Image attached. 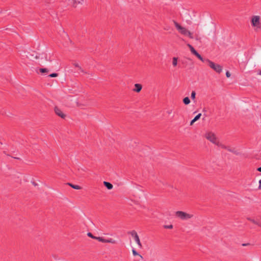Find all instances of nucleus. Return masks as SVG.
I'll list each match as a JSON object with an SVG mask.
<instances>
[{
    "label": "nucleus",
    "mask_w": 261,
    "mask_h": 261,
    "mask_svg": "<svg viewBox=\"0 0 261 261\" xmlns=\"http://www.w3.org/2000/svg\"><path fill=\"white\" fill-rule=\"evenodd\" d=\"M250 22L252 27L256 31L261 30V16L253 15L250 18Z\"/></svg>",
    "instance_id": "obj_1"
},
{
    "label": "nucleus",
    "mask_w": 261,
    "mask_h": 261,
    "mask_svg": "<svg viewBox=\"0 0 261 261\" xmlns=\"http://www.w3.org/2000/svg\"><path fill=\"white\" fill-rule=\"evenodd\" d=\"M205 138L211 142L212 143L217 145L218 147L221 148H225L226 146L220 142L216 137L214 133L212 132H208L205 135Z\"/></svg>",
    "instance_id": "obj_2"
},
{
    "label": "nucleus",
    "mask_w": 261,
    "mask_h": 261,
    "mask_svg": "<svg viewBox=\"0 0 261 261\" xmlns=\"http://www.w3.org/2000/svg\"><path fill=\"white\" fill-rule=\"evenodd\" d=\"M175 26L176 28L177 29V30L179 31V32L181 33L182 35L188 36L191 39L193 38V36L192 34L186 28L181 26L176 22H175Z\"/></svg>",
    "instance_id": "obj_3"
},
{
    "label": "nucleus",
    "mask_w": 261,
    "mask_h": 261,
    "mask_svg": "<svg viewBox=\"0 0 261 261\" xmlns=\"http://www.w3.org/2000/svg\"><path fill=\"white\" fill-rule=\"evenodd\" d=\"M205 62L207 63L208 66L212 69H213L217 73H220L222 71V67L221 65L216 64L207 59L205 60Z\"/></svg>",
    "instance_id": "obj_4"
},
{
    "label": "nucleus",
    "mask_w": 261,
    "mask_h": 261,
    "mask_svg": "<svg viewBox=\"0 0 261 261\" xmlns=\"http://www.w3.org/2000/svg\"><path fill=\"white\" fill-rule=\"evenodd\" d=\"M175 215L182 220H188L193 217V215L182 211H177L175 213Z\"/></svg>",
    "instance_id": "obj_5"
},
{
    "label": "nucleus",
    "mask_w": 261,
    "mask_h": 261,
    "mask_svg": "<svg viewBox=\"0 0 261 261\" xmlns=\"http://www.w3.org/2000/svg\"><path fill=\"white\" fill-rule=\"evenodd\" d=\"M129 233L134 238V239L135 240V241L138 244V246L140 248H141L142 247V244L141 243L139 237L137 232L135 230H133V231H132L130 232H129Z\"/></svg>",
    "instance_id": "obj_6"
},
{
    "label": "nucleus",
    "mask_w": 261,
    "mask_h": 261,
    "mask_svg": "<svg viewBox=\"0 0 261 261\" xmlns=\"http://www.w3.org/2000/svg\"><path fill=\"white\" fill-rule=\"evenodd\" d=\"M55 111L56 114L59 116L61 117L62 118H64L65 117V115L62 112V111L57 107L55 108Z\"/></svg>",
    "instance_id": "obj_7"
},
{
    "label": "nucleus",
    "mask_w": 261,
    "mask_h": 261,
    "mask_svg": "<svg viewBox=\"0 0 261 261\" xmlns=\"http://www.w3.org/2000/svg\"><path fill=\"white\" fill-rule=\"evenodd\" d=\"M229 151L237 155H241L242 154L240 149L237 148L232 147Z\"/></svg>",
    "instance_id": "obj_8"
},
{
    "label": "nucleus",
    "mask_w": 261,
    "mask_h": 261,
    "mask_svg": "<svg viewBox=\"0 0 261 261\" xmlns=\"http://www.w3.org/2000/svg\"><path fill=\"white\" fill-rule=\"evenodd\" d=\"M247 220L250 221L253 224L257 225L258 226L261 227V222L258 221V220H255V219L252 218L251 217L247 218Z\"/></svg>",
    "instance_id": "obj_9"
},
{
    "label": "nucleus",
    "mask_w": 261,
    "mask_h": 261,
    "mask_svg": "<svg viewBox=\"0 0 261 261\" xmlns=\"http://www.w3.org/2000/svg\"><path fill=\"white\" fill-rule=\"evenodd\" d=\"M73 65L77 68V71L79 72V73H82L83 74H86V72L83 70L82 67L80 66V65L77 63H74L73 64Z\"/></svg>",
    "instance_id": "obj_10"
},
{
    "label": "nucleus",
    "mask_w": 261,
    "mask_h": 261,
    "mask_svg": "<svg viewBox=\"0 0 261 261\" xmlns=\"http://www.w3.org/2000/svg\"><path fill=\"white\" fill-rule=\"evenodd\" d=\"M135 88L134 89V91L137 92H139L142 88V85L140 84H135Z\"/></svg>",
    "instance_id": "obj_11"
},
{
    "label": "nucleus",
    "mask_w": 261,
    "mask_h": 261,
    "mask_svg": "<svg viewBox=\"0 0 261 261\" xmlns=\"http://www.w3.org/2000/svg\"><path fill=\"white\" fill-rule=\"evenodd\" d=\"M103 184L106 186V187L109 190H111L113 187L112 184L107 181H103Z\"/></svg>",
    "instance_id": "obj_12"
},
{
    "label": "nucleus",
    "mask_w": 261,
    "mask_h": 261,
    "mask_svg": "<svg viewBox=\"0 0 261 261\" xmlns=\"http://www.w3.org/2000/svg\"><path fill=\"white\" fill-rule=\"evenodd\" d=\"M187 46L189 47V48L190 49L191 52L194 55H195L197 51L194 49V48L190 44H188Z\"/></svg>",
    "instance_id": "obj_13"
},
{
    "label": "nucleus",
    "mask_w": 261,
    "mask_h": 261,
    "mask_svg": "<svg viewBox=\"0 0 261 261\" xmlns=\"http://www.w3.org/2000/svg\"><path fill=\"white\" fill-rule=\"evenodd\" d=\"M69 185L74 189H76V190L81 189V187L79 185H73L72 184H69Z\"/></svg>",
    "instance_id": "obj_14"
},
{
    "label": "nucleus",
    "mask_w": 261,
    "mask_h": 261,
    "mask_svg": "<svg viewBox=\"0 0 261 261\" xmlns=\"http://www.w3.org/2000/svg\"><path fill=\"white\" fill-rule=\"evenodd\" d=\"M183 102L185 105H187L190 103V100L188 97H186L184 98Z\"/></svg>",
    "instance_id": "obj_15"
},
{
    "label": "nucleus",
    "mask_w": 261,
    "mask_h": 261,
    "mask_svg": "<svg viewBox=\"0 0 261 261\" xmlns=\"http://www.w3.org/2000/svg\"><path fill=\"white\" fill-rule=\"evenodd\" d=\"M195 56H196L200 60H201L203 62H205L206 59H204L198 52Z\"/></svg>",
    "instance_id": "obj_16"
},
{
    "label": "nucleus",
    "mask_w": 261,
    "mask_h": 261,
    "mask_svg": "<svg viewBox=\"0 0 261 261\" xmlns=\"http://www.w3.org/2000/svg\"><path fill=\"white\" fill-rule=\"evenodd\" d=\"M177 64V58L174 57L172 59V65L174 67L176 66Z\"/></svg>",
    "instance_id": "obj_17"
},
{
    "label": "nucleus",
    "mask_w": 261,
    "mask_h": 261,
    "mask_svg": "<svg viewBox=\"0 0 261 261\" xmlns=\"http://www.w3.org/2000/svg\"><path fill=\"white\" fill-rule=\"evenodd\" d=\"M96 240L102 243H106L107 239H105L102 237H98Z\"/></svg>",
    "instance_id": "obj_18"
},
{
    "label": "nucleus",
    "mask_w": 261,
    "mask_h": 261,
    "mask_svg": "<svg viewBox=\"0 0 261 261\" xmlns=\"http://www.w3.org/2000/svg\"><path fill=\"white\" fill-rule=\"evenodd\" d=\"M106 243H112V244H115L116 243V241L115 240L110 238V239H107Z\"/></svg>",
    "instance_id": "obj_19"
},
{
    "label": "nucleus",
    "mask_w": 261,
    "mask_h": 261,
    "mask_svg": "<svg viewBox=\"0 0 261 261\" xmlns=\"http://www.w3.org/2000/svg\"><path fill=\"white\" fill-rule=\"evenodd\" d=\"M132 252L134 256L139 255L141 257H142V256L141 255H140L134 249H133Z\"/></svg>",
    "instance_id": "obj_20"
},
{
    "label": "nucleus",
    "mask_w": 261,
    "mask_h": 261,
    "mask_svg": "<svg viewBox=\"0 0 261 261\" xmlns=\"http://www.w3.org/2000/svg\"><path fill=\"white\" fill-rule=\"evenodd\" d=\"M87 235L88 237H89L92 239H95V240H96V238H97V237L94 236L91 232H88L87 233Z\"/></svg>",
    "instance_id": "obj_21"
},
{
    "label": "nucleus",
    "mask_w": 261,
    "mask_h": 261,
    "mask_svg": "<svg viewBox=\"0 0 261 261\" xmlns=\"http://www.w3.org/2000/svg\"><path fill=\"white\" fill-rule=\"evenodd\" d=\"M201 113H199L198 115H197L194 118V120L196 121L197 120H198L201 117Z\"/></svg>",
    "instance_id": "obj_22"
},
{
    "label": "nucleus",
    "mask_w": 261,
    "mask_h": 261,
    "mask_svg": "<svg viewBox=\"0 0 261 261\" xmlns=\"http://www.w3.org/2000/svg\"><path fill=\"white\" fill-rule=\"evenodd\" d=\"M196 93L194 91H193L191 93V97L192 99H194L195 98Z\"/></svg>",
    "instance_id": "obj_23"
},
{
    "label": "nucleus",
    "mask_w": 261,
    "mask_h": 261,
    "mask_svg": "<svg viewBox=\"0 0 261 261\" xmlns=\"http://www.w3.org/2000/svg\"><path fill=\"white\" fill-rule=\"evenodd\" d=\"M40 71L42 73L47 72L48 70L46 68H40Z\"/></svg>",
    "instance_id": "obj_24"
},
{
    "label": "nucleus",
    "mask_w": 261,
    "mask_h": 261,
    "mask_svg": "<svg viewBox=\"0 0 261 261\" xmlns=\"http://www.w3.org/2000/svg\"><path fill=\"white\" fill-rule=\"evenodd\" d=\"M58 76V74L56 73H53L49 75V76L50 77H55Z\"/></svg>",
    "instance_id": "obj_25"
},
{
    "label": "nucleus",
    "mask_w": 261,
    "mask_h": 261,
    "mask_svg": "<svg viewBox=\"0 0 261 261\" xmlns=\"http://www.w3.org/2000/svg\"><path fill=\"white\" fill-rule=\"evenodd\" d=\"M164 228L167 229H172L173 228V225L170 224L168 225H164Z\"/></svg>",
    "instance_id": "obj_26"
},
{
    "label": "nucleus",
    "mask_w": 261,
    "mask_h": 261,
    "mask_svg": "<svg viewBox=\"0 0 261 261\" xmlns=\"http://www.w3.org/2000/svg\"><path fill=\"white\" fill-rule=\"evenodd\" d=\"M159 182H162V181L160 179H156L154 181V183L158 186L159 185Z\"/></svg>",
    "instance_id": "obj_27"
},
{
    "label": "nucleus",
    "mask_w": 261,
    "mask_h": 261,
    "mask_svg": "<svg viewBox=\"0 0 261 261\" xmlns=\"http://www.w3.org/2000/svg\"><path fill=\"white\" fill-rule=\"evenodd\" d=\"M258 189L261 190V179L259 180V186Z\"/></svg>",
    "instance_id": "obj_28"
},
{
    "label": "nucleus",
    "mask_w": 261,
    "mask_h": 261,
    "mask_svg": "<svg viewBox=\"0 0 261 261\" xmlns=\"http://www.w3.org/2000/svg\"><path fill=\"white\" fill-rule=\"evenodd\" d=\"M195 122H196V121H195L194 120V119H193V120H191V121L190 122V125H193V124Z\"/></svg>",
    "instance_id": "obj_29"
},
{
    "label": "nucleus",
    "mask_w": 261,
    "mask_h": 261,
    "mask_svg": "<svg viewBox=\"0 0 261 261\" xmlns=\"http://www.w3.org/2000/svg\"><path fill=\"white\" fill-rule=\"evenodd\" d=\"M226 76L227 77H228V70L226 72Z\"/></svg>",
    "instance_id": "obj_30"
},
{
    "label": "nucleus",
    "mask_w": 261,
    "mask_h": 261,
    "mask_svg": "<svg viewBox=\"0 0 261 261\" xmlns=\"http://www.w3.org/2000/svg\"><path fill=\"white\" fill-rule=\"evenodd\" d=\"M257 170L259 172H261V167L257 168Z\"/></svg>",
    "instance_id": "obj_31"
},
{
    "label": "nucleus",
    "mask_w": 261,
    "mask_h": 261,
    "mask_svg": "<svg viewBox=\"0 0 261 261\" xmlns=\"http://www.w3.org/2000/svg\"><path fill=\"white\" fill-rule=\"evenodd\" d=\"M249 245V244H242V246H248V245Z\"/></svg>",
    "instance_id": "obj_32"
},
{
    "label": "nucleus",
    "mask_w": 261,
    "mask_h": 261,
    "mask_svg": "<svg viewBox=\"0 0 261 261\" xmlns=\"http://www.w3.org/2000/svg\"><path fill=\"white\" fill-rule=\"evenodd\" d=\"M45 59H46V61H50V62L51 61V60H50V59H47V57H45Z\"/></svg>",
    "instance_id": "obj_33"
},
{
    "label": "nucleus",
    "mask_w": 261,
    "mask_h": 261,
    "mask_svg": "<svg viewBox=\"0 0 261 261\" xmlns=\"http://www.w3.org/2000/svg\"><path fill=\"white\" fill-rule=\"evenodd\" d=\"M33 184L34 186H37V184H36L35 182H33Z\"/></svg>",
    "instance_id": "obj_34"
},
{
    "label": "nucleus",
    "mask_w": 261,
    "mask_h": 261,
    "mask_svg": "<svg viewBox=\"0 0 261 261\" xmlns=\"http://www.w3.org/2000/svg\"><path fill=\"white\" fill-rule=\"evenodd\" d=\"M258 74L261 75V70L258 72Z\"/></svg>",
    "instance_id": "obj_35"
},
{
    "label": "nucleus",
    "mask_w": 261,
    "mask_h": 261,
    "mask_svg": "<svg viewBox=\"0 0 261 261\" xmlns=\"http://www.w3.org/2000/svg\"><path fill=\"white\" fill-rule=\"evenodd\" d=\"M171 111H168V113L169 114H171Z\"/></svg>",
    "instance_id": "obj_36"
},
{
    "label": "nucleus",
    "mask_w": 261,
    "mask_h": 261,
    "mask_svg": "<svg viewBox=\"0 0 261 261\" xmlns=\"http://www.w3.org/2000/svg\"><path fill=\"white\" fill-rule=\"evenodd\" d=\"M0 144H2V143H1V142H0Z\"/></svg>",
    "instance_id": "obj_37"
}]
</instances>
